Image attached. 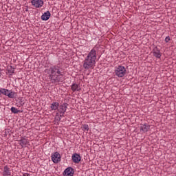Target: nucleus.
<instances>
[{
    "mask_svg": "<svg viewBox=\"0 0 176 176\" xmlns=\"http://www.w3.org/2000/svg\"><path fill=\"white\" fill-rule=\"evenodd\" d=\"M97 58V52L96 50L92 49L89 53L88 54L87 56L86 57L85 60L88 62H92V64H96V60Z\"/></svg>",
    "mask_w": 176,
    "mask_h": 176,
    "instance_id": "1",
    "label": "nucleus"
},
{
    "mask_svg": "<svg viewBox=\"0 0 176 176\" xmlns=\"http://www.w3.org/2000/svg\"><path fill=\"white\" fill-rule=\"evenodd\" d=\"M126 67L122 65H119L117 69L115 70V74L116 76H118V78H123L124 75H126Z\"/></svg>",
    "mask_w": 176,
    "mask_h": 176,
    "instance_id": "2",
    "label": "nucleus"
},
{
    "mask_svg": "<svg viewBox=\"0 0 176 176\" xmlns=\"http://www.w3.org/2000/svg\"><path fill=\"white\" fill-rule=\"evenodd\" d=\"M72 160L73 163L78 164V163H80V160H82V157H80V154L74 153L72 156Z\"/></svg>",
    "mask_w": 176,
    "mask_h": 176,
    "instance_id": "3",
    "label": "nucleus"
},
{
    "mask_svg": "<svg viewBox=\"0 0 176 176\" xmlns=\"http://www.w3.org/2000/svg\"><path fill=\"white\" fill-rule=\"evenodd\" d=\"M52 160L53 163H58L59 162H60L61 156L60 155V153H58V152H55L52 155Z\"/></svg>",
    "mask_w": 176,
    "mask_h": 176,
    "instance_id": "4",
    "label": "nucleus"
},
{
    "mask_svg": "<svg viewBox=\"0 0 176 176\" xmlns=\"http://www.w3.org/2000/svg\"><path fill=\"white\" fill-rule=\"evenodd\" d=\"M31 3L34 8H42L43 6V0H32Z\"/></svg>",
    "mask_w": 176,
    "mask_h": 176,
    "instance_id": "5",
    "label": "nucleus"
},
{
    "mask_svg": "<svg viewBox=\"0 0 176 176\" xmlns=\"http://www.w3.org/2000/svg\"><path fill=\"white\" fill-rule=\"evenodd\" d=\"M75 171H74V168L69 166L67 167L63 172L64 176H74Z\"/></svg>",
    "mask_w": 176,
    "mask_h": 176,
    "instance_id": "6",
    "label": "nucleus"
},
{
    "mask_svg": "<svg viewBox=\"0 0 176 176\" xmlns=\"http://www.w3.org/2000/svg\"><path fill=\"white\" fill-rule=\"evenodd\" d=\"M49 80H50L51 83H58L62 81V80H60L58 78V76H53V75H49Z\"/></svg>",
    "mask_w": 176,
    "mask_h": 176,
    "instance_id": "7",
    "label": "nucleus"
},
{
    "mask_svg": "<svg viewBox=\"0 0 176 176\" xmlns=\"http://www.w3.org/2000/svg\"><path fill=\"white\" fill-rule=\"evenodd\" d=\"M149 129H151V125L146 123L140 124V131H143V133H148Z\"/></svg>",
    "mask_w": 176,
    "mask_h": 176,
    "instance_id": "8",
    "label": "nucleus"
},
{
    "mask_svg": "<svg viewBox=\"0 0 176 176\" xmlns=\"http://www.w3.org/2000/svg\"><path fill=\"white\" fill-rule=\"evenodd\" d=\"M50 16H52L50 11H47L42 14L41 20H43V21H47V20L50 19Z\"/></svg>",
    "mask_w": 176,
    "mask_h": 176,
    "instance_id": "9",
    "label": "nucleus"
},
{
    "mask_svg": "<svg viewBox=\"0 0 176 176\" xmlns=\"http://www.w3.org/2000/svg\"><path fill=\"white\" fill-rule=\"evenodd\" d=\"M94 66V65L92 63L91 61L89 62L88 60L85 59L84 63H83V68H85V69H89V68H93Z\"/></svg>",
    "mask_w": 176,
    "mask_h": 176,
    "instance_id": "10",
    "label": "nucleus"
},
{
    "mask_svg": "<svg viewBox=\"0 0 176 176\" xmlns=\"http://www.w3.org/2000/svg\"><path fill=\"white\" fill-rule=\"evenodd\" d=\"M11 174H12V172H10V168H9V166H4L3 175V176H10Z\"/></svg>",
    "mask_w": 176,
    "mask_h": 176,
    "instance_id": "11",
    "label": "nucleus"
},
{
    "mask_svg": "<svg viewBox=\"0 0 176 176\" xmlns=\"http://www.w3.org/2000/svg\"><path fill=\"white\" fill-rule=\"evenodd\" d=\"M71 89L72 91H80L82 90V88H80V85L76 84V83H73Z\"/></svg>",
    "mask_w": 176,
    "mask_h": 176,
    "instance_id": "12",
    "label": "nucleus"
},
{
    "mask_svg": "<svg viewBox=\"0 0 176 176\" xmlns=\"http://www.w3.org/2000/svg\"><path fill=\"white\" fill-rule=\"evenodd\" d=\"M58 68H60V67L57 65L51 67H50V71H51L50 75H52V76H56V74L57 69H58Z\"/></svg>",
    "mask_w": 176,
    "mask_h": 176,
    "instance_id": "13",
    "label": "nucleus"
},
{
    "mask_svg": "<svg viewBox=\"0 0 176 176\" xmlns=\"http://www.w3.org/2000/svg\"><path fill=\"white\" fill-rule=\"evenodd\" d=\"M58 107H60V104L57 102H53L52 104H51V109L52 111H56L57 109H58Z\"/></svg>",
    "mask_w": 176,
    "mask_h": 176,
    "instance_id": "14",
    "label": "nucleus"
},
{
    "mask_svg": "<svg viewBox=\"0 0 176 176\" xmlns=\"http://www.w3.org/2000/svg\"><path fill=\"white\" fill-rule=\"evenodd\" d=\"M19 144L22 148H24V145H27L28 144V140L25 139V138L22 137L19 140Z\"/></svg>",
    "mask_w": 176,
    "mask_h": 176,
    "instance_id": "15",
    "label": "nucleus"
},
{
    "mask_svg": "<svg viewBox=\"0 0 176 176\" xmlns=\"http://www.w3.org/2000/svg\"><path fill=\"white\" fill-rule=\"evenodd\" d=\"M67 108H68V103L65 102L59 106V109L62 111V112H67Z\"/></svg>",
    "mask_w": 176,
    "mask_h": 176,
    "instance_id": "16",
    "label": "nucleus"
},
{
    "mask_svg": "<svg viewBox=\"0 0 176 176\" xmlns=\"http://www.w3.org/2000/svg\"><path fill=\"white\" fill-rule=\"evenodd\" d=\"M7 71V74H9L10 76H12V75L14 74V68L12 66H10L9 67H8Z\"/></svg>",
    "mask_w": 176,
    "mask_h": 176,
    "instance_id": "17",
    "label": "nucleus"
},
{
    "mask_svg": "<svg viewBox=\"0 0 176 176\" xmlns=\"http://www.w3.org/2000/svg\"><path fill=\"white\" fill-rule=\"evenodd\" d=\"M10 91L9 89H6L5 88L0 89V96L3 94V96H8V94Z\"/></svg>",
    "mask_w": 176,
    "mask_h": 176,
    "instance_id": "18",
    "label": "nucleus"
},
{
    "mask_svg": "<svg viewBox=\"0 0 176 176\" xmlns=\"http://www.w3.org/2000/svg\"><path fill=\"white\" fill-rule=\"evenodd\" d=\"M16 94H14V92L10 91L8 93L7 97H8L9 98H14V96Z\"/></svg>",
    "mask_w": 176,
    "mask_h": 176,
    "instance_id": "19",
    "label": "nucleus"
},
{
    "mask_svg": "<svg viewBox=\"0 0 176 176\" xmlns=\"http://www.w3.org/2000/svg\"><path fill=\"white\" fill-rule=\"evenodd\" d=\"M12 130L10 129H7L5 130V137H7L8 135H12Z\"/></svg>",
    "mask_w": 176,
    "mask_h": 176,
    "instance_id": "20",
    "label": "nucleus"
},
{
    "mask_svg": "<svg viewBox=\"0 0 176 176\" xmlns=\"http://www.w3.org/2000/svg\"><path fill=\"white\" fill-rule=\"evenodd\" d=\"M10 111L12 113H19L20 112V110L14 107H11Z\"/></svg>",
    "mask_w": 176,
    "mask_h": 176,
    "instance_id": "21",
    "label": "nucleus"
},
{
    "mask_svg": "<svg viewBox=\"0 0 176 176\" xmlns=\"http://www.w3.org/2000/svg\"><path fill=\"white\" fill-rule=\"evenodd\" d=\"M154 57H156L157 58H160V57H162V54L160 52H155L154 53H153Z\"/></svg>",
    "mask_w": 176,
    "mask_h": 176,
    "instance_id": "22",
    "label": "nucleus"
},
{
    "mask_svg": "<svg viewBox=\"0 0 176 176\" xmlns=\"http://www.w3.org/2000/svg\"><path fill=\"white\" fill-rule=\"evenodd\" d=\"M82 130H83L84 131H89V125H88V124H83V125H82Z\"/></svg>",
    "mask_w": 176,
    "mask_h": 176,
    "instance_id": "23",
    "label": "nucleus"
},
{
    "mask_svg": "<svg viewBox=\"0 0 176 176\" xmlns=\"http://www.w3.org/2000/svg\"><path fill=\"white\" fill-rule=\"evenodd\" d=\"M160 53V50H159V48L157 47H155L153 50V53Z\"/></svg>",
    "mask_w": 176,
    "mask_h": 176,
    "instance_id": "24",
    "label": "nucleus"
},
{
    "mask_svg": "<svg viewBox=\"0 0 176 176\" xmlns=\"http://www.w3.org/2000/svg\"><path fill=\"white\" fill-rule=\"evenodd\" d=\"M58 112H59V116L60 118H63V116H64V113H65V112L60 111V109H58Z\"/></svg>",
    "mask_w": 176,
    "mask_h": 176,
    "instance_id": "25",
    "label": "nucleus"
},
{
    "mask_svg": "<svg viewBox=\"0 0 176 176\" xmlns=\"http://www.w3.org/2000/svg\"><path fill=\"white\" fill-rule=\"evenodd\" d=\"M45 72L46 74H48V75H50V74H52V71H50V67L49 69H46L45 70Z\"/></svg>",
    "mask_w": 176,
    "mask_h": 176,
    "instance_id": "26",
    "label": "nucleus"
},
{
    "mask_svg": "<svg viewBox=\"0 0 176 176\" xmlns=\"http://www.w3.org/2000/svg\"><path fill=\"white\" fill-rule=\"evenodd\" d=\"M56 118H57V120L58 122H60V120H61V118H60V112L59 113H56Z\"/></svg>",
    "mask_w": 176,
    "mask_h": 176,
    "instance_id": "27",
    "label": "nucleus"
},
{
    "mask_svg": "<svg viewBox=\"0 0 176 176\" xmlns=\"http://www.w3.org/2000/svg\"><path fill=\"white\" fill-rule=\"evenodd\" d=\"M165 42L168 43V42H170V36H168L165 38Z\"/></svg>",
    "mask_w": 176,
    "mask_h": 176,
    "instance_id": "28",
    "label": "nucleus"
},
{
    "mask_svg": "<svg viewBox=\"0 0 176 176\" xmlns=\"http://www.w3.org/2000/svg\"><path fill=\"white\" fill-rule=\"evenodd\" d=\"M56 74H58V75H61V72L60 71V68H58V69H56Z\"/></svg>",
    "mask_w": 176,
    "mask_h": 176,
    "instance_id": "29",
    "label": "nucleus"
},
{
    "mask_svg": "<svg viewBox=\"0 0 176 176\" xmlns=\"http://www.w3.org/2000/svg\"><path fill=\"white\" fill-rule=\"evenodd\" d=\"M58 79H59L60 80H62V81H60V82H63V78H62L61 77H60V76H58Z\"/></svg>",
    "mask_w": 176,
    "mask_h": 176,
    "instance_id": "30",
    "label": "nucleus"
},
{
    "mask_svg": "<svg viewBox=\"0 0 176 176\" xmlns=\"http://www.w3.org/2000/svg\"><path fill=\"white\" fill-rule=\"evenodd\" d=\"M1 71H2V69H0V78L2 76V72H1Z\"/></svg>",
    "mask_w": 176,
    "mask_h": 176,
    "instance_id": "31",
    "label": "nucleus"
},
{
    "mask_svg": "<svg viewBox=\"0 0 176 176\" xmlns=\"http://www.w3.org/2000/svg\"><path fill=\"white\" fill-rule=\"evenodd\" d=\"M25 11H26V12H28V8H26Z\"/></svg>",
    "mask_w": 176,
    "mask_h": 176,
    "instance_id": "32",
    "label": "nucleus"
},
{
    "mask_svg": "<svg viewBox=\"0 0 176 176\" xmlns=\"http://www.w3.org/2000/svg\"><path fill=\"white\" fill-rule=\"evenodd\" d=\"M60 76H63V74H60Z\"/></svg>",
    "mask_w": 176,
    "mask_h": 176,
    "instance_id": "33",
    "label": "nucleus"
}]
</instances>
